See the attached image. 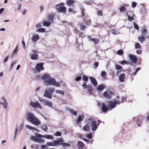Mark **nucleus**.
Masks as SVG:
<instances>
[{
  "label": "nucleus",
  "mask_w": 149,
  "mask_h": 149,
  "mask_svg": "<svg viewBox=\"0 0 149 149\" xmlns=\"http://www.w3.org/2000/svg\"><path fill=\"white\" fill-rule=\"evenodd\" d=\"M43 137L48 139H54L53 136L50 135H43Z\"/></svg>",
  "instance_id": "nucleus-31"
},
{
  "label": "nucleus",
  "mask_w": 149,
  "mask_h": 149,
  "mask_svg": "<svg viewBox=\"0 0 149 149\" xmlns=\"http://www.w3.org/2000/svg\"><path fill=\"white\" fill-rule=\"evenodd\" d=\"M87 138L89 139H91L92 138V134L91 132H90L88 134L86 135Z\"/></svg>",
  "instance_id": "nucleus-49"
},
{
  "label": "nucleus",
  "mask_w": 149,
  "mask_h": 149,
  "mask_svg": "<svg viewBox=\"0 0 149 149\" xmlns=\"http://www.w3.org/2000/svg\"><path fill=\"white\" fill-rule=\"evenodd\" d=\"M146 38V36H139L138 37V40H139V41L141 43H143L145 41Z\"/></svg>",
  "instance_id": "nucleus-24"
},
{
  "label": "nucleus",
  "mask_w": 149,
  "mask_h": 149,
  "mask_svg": "<svg viewBox=\"0 0 149 149\" xmlns=\"http://www.w3.org/2000/svg\"><path fill=\"white\" fill-rule=\"evenodd\" d=\"M129 56L132 62L134 63H136L137 61V58L136 56L130 54Z\"/></svg>",
  "instance_id": "nucleus-11"
},
{
  "label": "nucleus",
  "mask_w": 149,
  "mask_h": 149,
  "mask_svg": "<svg viewBox=\"0 0 149 149\" xmlns=\"http://www.w3.org/2000/svg\"><path fill=\"white\" fill-rule=\"evenodd\" d=\"M125 78V75L124 74H122L119 76V80L121 82H124Z\"/></svg>",
  "instance_id": "nucleus-19"
},
{
  "label": "nucleus",
  "mask_w": 149,
  "mask_h": 149,
  "mask_svg": "<svg viewBox=\"0 0 149 149\" xmlns=\"http://www.w3.org/2000/svg\"><path fill=\"white\" fill-rule=\"evenodd\" d=\"M112 33L115 35L118 34L120 32L118 30L112 29L111 30Z\"/></svg>",
  "instance_id": "nucleus-34"
},
{
  "label": "nucleus",
  "mask_w": 149,
  "mask_h": 149,
  "mask_svg": "<svg viewBox=\"0 0 149 149\" xmlns=\"http://www.w3.org/2000/svg\"><path fill=\"white\" fill-rule=\"evenodd\" d=\"M109 110H111L115 107L116 106V103L114 102L109 101Z\"/></svg>",
  "instance_id": "nucleus-15"
},
{
  "label": "nucleus",
  "mask_w": 149,
  "mask_h": 149,
  "mask_svg": "<svg viewBox=\"0 0 149 149\" xmlns=\"http://www.w3.org/2000/svg\"><path fill=\"white\" fill-rule=\"evenodd\" d=\"M97 14L98 16H102L103 15V13L101 10L98 11Z\"/></svg>",
  "instance_id": "nucleus-56"
},
{
  "label": "nucleus",
  "mask_w": 149,
  "mask_h": 149,
  "mask_svg": "<svg viewBox=\"0 0 149 149\" xmlns=\"http://www.w3.org/2000/svg\"><path fill=\"white\" fill-rule=\"evenodd\" d=\"M68 110L70 112V113L72 114L73 115L76 116L77 115V112L74 111L73 109H68Z\"/></svg>",
  "instance_id": "nucleus-26"
},
{
  "label": "nucleus",
  "mask_w": 149,
  "mask_h": 149,
  "mask_svg": "<svg viewBox=\"0 0 149 149\" xmlns=\"http://www.w3.org/2000/svg\"><path fill=\"white\" fill-rule=\"evenodd\" d=\"M84 22H85L88 23L87 24H89L88 22L91 23L90 20L89 19L86 18H85L84 19Z\"/></svg>",
  "instance_id": "nucleus-60"
},
{
  "label": "nucleus",
  "mask_w": 149,
  "mask_h": 149,
  "mask_svg": "<svg viewBox=\"0 0 149 149\" xmlns=\"http://www.w3.org/2000/svg\"><path fill=\"white\" fill-rule=\"evenodd\" d=\"M41 128L44 131H46L47 130V127L46 125L43 124L41 126Z\"/></svg>",
  "instance_id": "nucleus-37"
},
{
  "label": "nucleus",
  "mask_w": 149,
  "mask_h": 149,
  "mask_svg": "<svg viewBox=\"0 0 149 149\" xmlns=\"http://www.w3.org/2000/svg\"><path fill=\"white\" fill-rule=\"evenodd\" d=\"M82 79L83 81L86 82L88 80V78L86 75H84L82 77Z\"/></svg>",
  "instance_id": "nucleus-44"
},
{
  "label": "nucleus",
  "mask_w": 149,
  "mask_h": 149,
  "mask_svg": "<svg viewBox=\"0 0 149 149\" xmlns=\"http://www.w3.org/2000/svg\"><path fill=\"white\" fill-rule=\"evenodd\" d=\"M36 32L44 33L45 32V29L44 28H40L37 29Z\"/></svg>",
  "instance_id": "nucleus-29"
},
{
  "label": "nucleus",
  "mask_w": 149,
  "mask_h": 149,
  "mask_svg": "<svg viewBox=\"0 0 149 149\" xmlns=\"http://www.w3.org/2000/svg\"><path fill=\"white\" fill-rule=\"evenodd\" d=\"M3 104V107L4 108L6 109L7 106H8V103L7 101H5V102H4Z\"/></svg>",
  "instance_id": "nucleus-51"
},
{
  "label": "nucleus",
  "mask_w": 149,
  "mask_h": 149,
  "mask_svg": "<svg viewBox=\"0 0 149 149\" xmlns=\"http://www.w3.org/2000/svg\"><path fill=\"white\" fill-rule=\"evenodd\" d=\"M126 15L127 17H129L130 16H133V13L131 11H128Z\"/></svg>",
  "instance_id": "nucleus-42"
},
{
  "label": "nucleus",
  "mask_w": 149,
  "mask_h": 149,
  "mask_svg": "<svg viewBox=\"0 0 149 149\" xmlns=\"http://www.w3.org/2000/svg\"><path fill=\"white\" fill-rule=\"evenodd\" d=\"M147 32V29L145 28L143 29L141 31V36H146V34Z\"/></svg>",
  "instance_id": "nucleus-25"
},
{
  "label": "nucleus",
  "mask_w": 149,
  "mask_h": 149,
  "mask_svg": "<svg viewBox=\"0 0 149 149\" xmlns=\"http://www.w3.org/2000/svg\"><path fill=\"white\" fill-rule=\"evenodd\" d=\"M41 79L44 81L45 84L47 86L53 85L58 87L60 86V84L59 82L56 81L54 78L51 77L50 75L47 73L42 75Z\"/></svg>",
  "instance_id": "nucleus-1"
},
{
  "label": "nucleus",
  "mask_w": 149,
  "mask_h": 149,
  "mask_svg": "<svg viewBox=\"0 0 149 149\" xmlns=\"http://www.w3.org/2000/svg\"><path fill=\"white\" fill-rule=\"evenodd\" d=\"M91 129L93 131H95L97 128L96 122L94 121L91 124Z\"/></svg>",
  "instance_id": "nucleus-17"
},
{
  "label": "nucleus",
  "mask_w": 149,
  "mask_h": 149,
  "mask_svg": "<svg viewBox=\"0 0 149 149\" xmlns=\"http://www.w3.org/2000/svg\"><path fill=\"white\" fill-rule=\"evenodd\" d=\"M103 95L106 97H108V99H110L111 98V96L108 95V92L107 91L104 92L103 93Z\"/></svg>",
  "instance_id": "nucleus-39"
},
{
  "label": "nucleus",
  "mask_w": 149,
  "mask_h": 149,
  "mask_svg": "<svg viewBox=\"0 0 149 149\" xmlns=\"http://www.w3.org/2000/svg\"><path fill=\"white\" fill-rule=\"evenodd\" d=\"M114 102H115L116 105V104H119L123 102V101H117V100H115L114 101Z\"/></svg>",
  "instance_id": "nucleus-63"
},
{
  "label": "nucleus",
  "mask_w": 149,
  "mask_h": 149,
  "mask_svg": "<svg viewBox=\"0 0 149 149\" xmlns=\"http://www.w3.org/2000/svg\"><path fill=\"white\" fill-rule=\"evenodd\" d=\"M55 89L54 88L47 87L45 90L43 96L45 97L51 99L52 96V94L55 91Z\"/></svg>",
  "instance_id": "nucleus-3"
},
{
  "label": "nucleus",
  "mask_w": 149,
  "mask_h": 149,
  "mask_svg": "<svg viewBox=\"0 0 149 149\" xmlns=\"http://www.w3.org/2000/svg\"><path fill=\"white\" fill-rule=\"evenodd\" d=\"M58 140H54L53 141V144L54 146L58 145L60 144V142H63L64 140L62 138H57Z\"/></svg>",
  "instance_id": "nucleus-12"
},
{
  "label": "nucleus",
  "mask_w": 149,
  "mask_h": 149,
  "mask_svg": "<svg viewBox=\"0 0 149 149\" xmlns=\"http://www.w3.org/2000/svg\"><path fill=\"white\" fill-rule=\"evenodd\" d=\"M38 100L39 101L43 103L44 105L47 106L53 109L54 108L52 106V102L40 97H38Z\"/></svg>",
  "instance_id": "nucleus-5"
},
{
  "label": "nucleus",
  "mask_w": 149,
  "mask_h": 149,
  "mask_svg": "<svg viewBox=\"0 0 149 149\" xmlns=\"http://www.w3.org/2000/svg\"><path fill=\"white\" fill-rule=\"evenodd\" d=\"M117 54L120 55H121L123 54V51L122 49L118 50L117 52Z\"/></svg>",
  "instance_id": "nucleus-47"
},
{
  "label": "nucleus",
  "mask_w": 149,
  "mask_h": 149,
  "mask_svg": "<svg viewBox=\"0 0 149 149\" xmlns=\"http://www.w3.org/2000/svg\"><path fill=\"white\" fill-rule=\"evenodd\" d=\"M77 146L79 149H83L84 147V143L80 141H79L77 143Z\"/></svg>",
  "instance_id": "nucleus-20"
},
{
  "label": "nucleus",
  "mask_w": 149,
  "mask_h": 149,
  "mask_svg": "<svg viewBox=\"0 0 149 149\" xmlns=\"http://www.w3.org/2000/svg\"><path fill=\"white\" fill-rule=\"evenodd\" d=\"M30 105L31 106L34 108H38L40 109H41L42 108L40 104L37 101L35 102H33L32 101L30 102Z\"/></svg>",
  "instance_id": "nucleus-9"
},
{
  "label": "nucleus",
  "mask_w": 149,
  "mask_h": 149,
  "mask_svg": "<svg viewBox=\"0 0 149 149\" xmlns=\"http://www.w3.org/2000/svg\"><path fill=\"white\" fill-rule=\"evenodd\" d=\"M89 78L93 86L95 87L97 85V82L95 79L92 77H89Z\"/></svg>",
  "instance_id": "nucleus-13"
},
{
  "label": "nucleus",
  "mask_w": 149,
  "mask_h": 149,
  "mask_svg": "<svg viewBox=\"0 0 149 149\" xmlns=\"http://www.w3.org/2000/svg\"><path fill=\"white\" fill-rule=\"evenodd\" d=\"M109 106H107L104 103H102V111L104 112H107V110L109 109Z\"/></svg>",
  "instance_id": "nucleus-14"
},
{
  "label": "nucleus",
  "mask_w": 149,
  "mask_h": 149,
  "mask_svg": "<svg viewBox=\"0 0 149 149\" xmlns=\"http://www.w3.org/2000/svg\"><path fill=\"white\" fill-rule=\"evenodd\" d=\"M41 24L40 23H38L35 26V27L37 29L39 27H41Z\"/></svg>",
  "instance_id": "nucleus-61"
},
{
  "label": "nucleus",
  "mask_w": 149,
  "mask_h": 149,
  "mask_svg": "<svg viewBox=\"0 0 149 149\" xmlns=\"http://www.w3.org/2000/svg\"><path fill=\"white\" fill-rule=\"evenodd\" d=\"M43 63H39L37 64L34 69L35 72H39L40 71L44 70L43 67Z\"/></svg>",
  "instance_id": "nucleus-6"
},
{
  "label": "nucleus",
  "mask_w": 149,
  "mask_h": 149,
  "mask_svg": "<svg viewBox=\"0 0 149 149\" xmlns=\"http://www.w3.org/2000/svg\"><path fill=\"white\" fill-rule=\"evenodd\" d=\"M84 117V116L83 114L79 116L76 120L77 123H79L81 121H82L83 120Z\"/></svg>",
  "instance_id": "nucleus-21"
},
{
  "label": "nucleus",
  "mask_w": 149,
  "mask_h": 149,
  "mask_svg": "<svg viewBox=\"0 0 149 149\" xmlns=\"http://www.w3.org/2000/svg\"><path fill=\"white\" fill-rule=\"evenodd\" d=\"M39 38L40 37L39 35L35 34L32 36L31 38V40L33 41L36 42L38 40Z\"/></svg>",
  "instance_id": "nucleus-16"
},
{
  "label": "nucleus",
  "mask_w": 149,
  "mask_h": 149,
  "mask_svg": "<svg viewBox=\"0 0 149 149\" xmlns=\"http://www.w3.org/2000/svg\"><path fill=\"white\" fill-rule=\"evenodd\" d=\"M91 40L94 42L95 44H97L99 42V40L97 38H93L91 39Z\"/></svg>",
  "instance_id": "nucleus-43"
},
{
  "label": "nucleus",
  "mask_w": 149,
  "mask_h": 149,
  "mask_svg": "<svg viewBox=\"0 0 149 149\" xmlns=\"http://www.w3.org/2000/svg\"><path fill=\"white\" fill-rule=\"evenodd\" d=\"M51 22L50 21H45L42 23V25L43 26L48 27L51 24Z\"/></svg>",
  "instance_id": "nucleus-22"
},
{
  "label": "nucleus",
  "mask_w": 149,
  "mask_h": 149,
  "mask_svg": "<svg viewBox=\"0 0 149 149\" xmlns=\"http://www.w3.org/2000/svg\"><path fill=\"white\" fill-rule=\"evenodd\" d=\"M26 119L29 122L35 125H38L40 124V122L38 119L32 113L29 112L27 113L26 116Z\"/></svg>",
  "instance_id": "nucleus-2"
},
{
  "label": "nucleus",
  "mask_w": 149,
  "mask_h": 149,
  "mask_svg": "<svg viewBox=\"0 0 149 149\" xmlns=\"http://www.w3.org/2000/svg\"><path fill=\"white\" fill-rule=\"evenodd\" d=\"M61 142L60 143V144L63 147H69L70 146V143Z\"/></svg>",
  "instance_id": "nucleus-35"
},
{
  "label": "nucleus",
  "mask_w": 149,
  "mask_h": 149,
  "mask_svg": "<svg viewBox=\"0 0 149 149\" xmlns=\"http://www.w3.org/2000/svg\"><path fill=\"white\" fill-rule=\"evenodd\" d=\"M106 88V86L101 84L98 85L97 88V90L99 92H102L103 90Z\"/></svg>",
  "instance_id": "nucleus-18"
},
{
  "label": "nucleus",
  "mask_w": 149,
  "mask_h": 149,
  "mask_svg": "<svg viewBox=\"0 0 149 149\" xmlns=\"http://www.w3.org/2000/svg\"><path fill=\"white\" fill-rule=\"evenodd\" d=\"M54 135L56 136H61V132L57 131L54 134Z\"/></svg>",
  "instance_id": "nucleus-50"
},
{
  "label": "nucleus",
  "mask_w": 149,
  "mask_h": 149,
  "mask_svg": "<svg viewBox=\"0 0 149 149\" xmlns=\"http://www.w3.org/2000/svg\"><path fill=\"white\" fill-rule=\"evenodd\" d=\"M54 16V14H49L47 16V19L49 21L52 22Z\"/></svg>",
  "instance_id": "nucleus-23"
},
{
  "label": "nucleus",
  "mask_w": 149,
  "mask_h": 149,
  "mask_svg": "<svg viewBox=\"0 0 149 149\" xmlns=\"http://www.w3.org/2000/svg\"><path fill=\"white\" fill-rule=\"evenodd\" d=\"M86 26L85 25H81L80 26V29L81 30H84L86 28Z\"/></svg>",
  "instance_id": "nucleus-55"
},
{
  "label": "nucleus",
  "mask_w": 149,
  "mask_h": 149,
  "mask_svg": "<svg viewBox=\"0 0 149 149\" xmlns=\"http://www.w3.org/2000/svg\"><path fill=\"white\" fill-rule=\"evenodd\" d=\"M118 63L121 64L122 65L124 64H129V62L127 61L124 60L121 61H119Z\"/></svg>",
  "instance_id": "nucleus-38"
},
{
  "label": "nucleus",
  "mask_w": 149,
  "mask_h": 149,
  "mask_svg": "<svg viewBox=\"0 0 149 149\" xmlns=\"http://www.w3.org/2000/svg\"><path fill=\"white\" fill-rule=\"evenodd\" d=\"M133 23H134V28L135 29H136L137 30H139V28L138 26L137 25V24L135 22H134Z\"/></svg>",
  "instance_id": "nucleus-54"
},
{
  "label": "nucleus",
  "mask_w": 149,
  "mask_h": 149,
  "mask_svg": "<svg viewBox=\"0 0 149 149\" xmlns=\"http://www.w3.org/2000/svg\"><path fill=\"white\" fill-rule=\"evenodd\" d=\"M82 86L84 89H87L88 91L89 92H92L93 91V88L91 85H87L86 83L84 82Z\"/></svg>",
  "instance_id": "nucleus-8"
},
{
  "label": "nucleus",
  "mask_w": 149,
  "mask_h": 149,
  "mask_svg": "<svg viewBox=\"0 0 149 149\" xmlns=\"http://www.w3.org/2000/svg\"><path fill=\"white\" fill-rule=\"evenodd\" d=\"M8 59H9V56H6V57H5V58H4V62H7L8 61Z\"/></svg>",
  "instance_id": "nucleus-62"
},
{
  "label": "nucleus",
  "mask_w": 149,
  "mask_h": 149,
  "mask_svg": "<svg viewBox=\"0 0 149 149\" xmlns=\"http://www.w3.org/2000/svg\"><path fill=\"white\" fill-rule=\"evenodd\" d=\"M31 139L35 142L39 143H42L44 141V140L43 139H41L40 138H37L33 136H32L31 137Z\"/></svg>",
  "instance_id": "nucleus-10"
},
{
  "label": "nucleus",
  "mask_w": 149,
  "mask_h": 149,
  "mask_svg": "<svg viewBox=\"0 0 149 149\" xmlns=\"http://www.w3.org/2000/svg\"><path fill=\"white\" fill-rule=\"evenodd\" d=\"M55 93L56 94H59L61 95H63L64 94L65 92L63 91L56 90L55 91Z\"/></svg>",
  "instance_id": "nucleus-27"
},
{
  "label": "nucleus",
  "mask_w": 149,
  "mask_h": 149,
  "mask_svg": "<svg viewBox=\"0 0 149 149\" xmlns=\"http://www.w3.org/2000/svg\"><path fill=\"white\" fill-rule=\"evenodd\" d=\"M81 76H78L75 79V80L77 81H79L81 79Z\"/></svg>",
  "instance_id": "nucleus-58"
},
{
  "label": "nucleus",
  "mask_w": 149,
  "mask_h": 149,
  "mask_svg": "<svg viewBox=\"0 0 149 149\" xmlns=\"http://www.w3.org/2000/svg\"><path fill=\"white\" fill-rule=\"evenodd\" d=\"M64 5V3H61L56 5L55 7L58 12L65 13L66 11V8L65 6H63Z\"/></svg>",
  "instance_id": "nucleus-4"
},
{
  "label": "nucleus",
  "mask_w": 149,
  "mask_h": 149,
  "mask_svg": "<svg viewBox=\"0 0 149 149\" xmlns=\"http://www.w3.org/2000/svg\"><path fill=\"white\" fill-rule=\"evenodd\" d=\"M47 144L49 146H54L53 142H47Z\"/></svg>",
  "instance_id": "nucleus-64"
},
{
  "label": "nucleus",
  "mask_w": 149,
  "mask_h": 149,
  "mask_svg": "<svg viewBox=\"0 0 149 149\" xmlns=\"http://www.w3.org/2000/svg\"><path fill=\"white\" fill-rule=\"evenodd\" d=\"M38 52L34 49L31 51V58L33 60H36L38 59Z\"/></svg>",
  "instance_id": "nucleus-7"
},
{
  "label": "nucleus",
  "mask_w": 149,
  "mask_h": 149,
  "mask_svg": "<svg viewBox=\"0 0 149 149\" xmlns=\"http://www.w3.org/2000/svg\"><path fill=\"white\" fill-rule=\"evenodd\" d=\"M141 46L139 43H137L135 44V48L136 49H140L141 48Z\"/></svg>",
  "instance_id": "nucleus-41"
},
{
  "label": "nucleus",
  "mask_w": 149,
  "mask_h": 149,
  "mask_svg": "<svg viewBox=\"0 0 149 149\" xmlns=\"http://www.w3.org/2000/svg\"><path fill=\"white\" fill-rule=\"evenodd\" d=\"M127 18L128 20L131 22L134 20L133 16H130L129 17H127Z\"/></svg>",
  "instance_id": "nucleus-53"
},
{
  "label": "nucleus",
  "mask_w": 149,
  "mask_h": 149,
  "mask_svg": "<svg viewBox=\"0 0 149 149\" xmlns=\"http://www.w3.org/2000/svg\"><path fill=\"white\" fill-rule=\"evenodd\" d=\"M90 127L87 125H84L83 127V130L85 131L88 132L90 130Z\"/></svg>",
  "instance_id": "nucleus-28"
},
{
  "label": "nucleus",
  "mask_w": 149,
  "mask_h": 149,
  "mask_svg": "<svg viewBox=\"0 0 149 149\" xmlns=\"http://www.w3.org/2000/svg\"><path fill=\"white\" fill-rule=\"evenodd\" d=\"M26 127L28 129L31 130H34L35 131H37V130H38L37 129H36V128L31 126L28 125H26Z\"/></svg>",
  "instance_id": "nucleus-30"
},
{
  "label": "nucleus",
  "mask_w": 149,
  "mask_h": 149,
  "mask_svg": "<svg viewBox=\"0 0 149 149\" xmlns=\"http://www.w3.org/2000/svg\"><path fill=\"white\" fill-rule=\"evenodd\" d=\"M35 137L40 138L43 137V135L40 134L38 133H36L35 134Z\"/></svg>",
  "instance_id": "nucleus-40"
},
{
  "label": "nucleus",
  "mask_w": 149,
  "mask_h": 149,
  "mask_svg": "<svg viewBox=\"0 0 149 149\" xmlns=\"http://www.w3.org/2000/svg\"><path fill=\"white\" fill-rule=\"evenodd\" d=\"M137 4L135 2H133L132 3V7L133 8H134L136 6Z\"/></svg>",
  "instance_id": "nucleus-59"
},
{
  "label": "nucleus",
  "mask_w": 149,
  "mask_h": 149,
  "mask_svg": "<svg viewBox=\"0 0 149 149\" xmlns=\"http://www.w3.org/2000/svg\"><path fill=\"white\" fill-rule=\"evenodd\" d=\"M107 74L106 72L104 71L102 72L101 75L103 77H105Z\"/></svg>",
  "instance_id": "nucleus-52"
},
{
  "label": "nucleus",
  "mask_w": 149,
  "mask_h": 149,
  "mask_svg": "<svg viewBox=\"0 0 149 149\" xmlns=\"http://www.w3.org/2000/svg\"><path fill=\"white\" fill-rule=\"evenodd\" d=\"M94 119L92 118H90L88 119L86 121V123L88 125L92 124L93 122L94 121Z\"/></svg>",
  "instance_id": "nucleus-33"
},
{
  "label": "nucleus",
  "mask_w": 149,
  "mask_h": 149,
  "mask_svg": "<svg viewBox=\"0 0 149 149\" xmlns=\"http://www.w3.org/2000/svg\"><path fill=\"white\" fill-rule=\"evenodd\" d=\"M24 126V123H22L20 125L19 128V132L21 131L22 130Z\"/></svg>",
  "instance_id": "nucleus-48"
},
{
  "label": "nucleus",
  "mask_w": 149,
  "mask_h": 149,
  "mask_svg": "<svg viewBox=\"0 0 149 149\" xmlns=\"http://www.w3.org/2000/svg\"><path fill=\"white\" fill-rule=\"evenodd\" d=\"M115 68L117 70H120L123 69L122 67L120 65L115 64Z\"/></svg>",
  "instance_id": "nucleus-45"
},
{
  "label": "nucleus",
  "mask_w": 149,
  "mask_h": 149,
  "mask_svg": "<svg viewBox=\"0 0 149 149\" xmlns=\"http://www.w3.org/2000/svg\"><path fill=\"white\" fill-rule=\"evenodd\" d=\"M119 10L120 12L122 13L123 12H125L126 10V9L124 6H122L119 8Z\"/></svg>",
  "instance_id": "nucleus-36"
},
{
  "label": "nucleus",
  "mask_w": 149,
  "mask_h": 149,
  "mask_svg": "<svg viewBox=\"0 0 149 149\" xmlns=\"http://www.w3.org/2000/svg\"><path fill=\"white\" fill-rule=\"evenodd\" d=\"M94 68L95 69H96L98 66L99 62H95L94 63Z\"/></svg>",
  "instance_id": "nucleus-57"
},
{
  "label": "nucleus",
  "mask_w": 149,
  "mask_h": 149,
  "mask_svg": "<svg viewBox=\"0 0 149 149\" xmlns=\"http://www.w3.org/2000/svg\"><path fill=\"white\" fill-rule=\"evenodd\" d=\"M74 2V1L73 0H67L66 3L68 5L70 6L73 5Z\"/></svg>",
  "instance_id": "nucleus-32"
},
{
  "label": "nucleus",
  "mask_w": 149,
  "mask_h": 149,
  "mask_svg": "<svg viewBox=\"0 0 149 149\" xmlns=\"http://www.w3.org/2000/svg\"><path fill=\"white\" fill-rule=\"evenodd\" d=\"M81 13L82 14V15L81 16V17H83L85 15V9L84 8H81Z\"/></svg>",
  "instance_id": "nucleus-46"
}]
</instances>
